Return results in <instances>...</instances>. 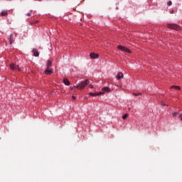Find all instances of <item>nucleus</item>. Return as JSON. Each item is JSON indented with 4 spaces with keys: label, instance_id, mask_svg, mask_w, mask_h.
I'll return each mask as SVG.
<instances>
[{
    "label": "nucleus",
    "instance_id": "obj_18",
    "mask_svg": "<svg viewBox=\"0 0 182 182\" xmlns=\"http://www.w3.org/2000/svg\"><path fill=\"white\" fill-rule=\"evenodd\" d=\"M173 4V2L171 1H169L167 4L168 6H171V5Z\"/></svg>",
    "mask_w": 182,
    "mask_h": 182
},
{
    "label": "nucleus",
    "instance_id": "obj_25",
    "mask_svg": "<svg viewBox=\"0 0 182 182\" xmlns=\"http://www.w3.org/2000/svg\"><path fill=\"white\" fill-rule=\"evenodd\" d=\"M72 98L73 99V100H76V97L75 95H73Z\"/></svg>",
    "mask_w": 182,
    "mask_h": 182
},
{
    "label": "nucleus",
    "instance_id": "obj_12",
    "mask_svg": "<svg viewBox=\"0 0 182 182\" xmlns=\"http://www.w3.org/2000/svg\"><path fill=\"white\" fill-rule=\"evenodd\" d=\"M46 66L48 68H50V66H52V60H48Z\"/></svg>",
    "mask_w": 182,
    "mask_h": 182
},
{
    "label": "nucleus",
    "instance_id": "obj_3",
    "mask_svg": "<svg viewBox=\"0 0 182 182\" xmlns=\"http://www.w3.org/2000/svg\"><path fill=\"white\" fill-rule=\"evenodd\" d=\"M168 28H170L171 29H174L175 31H178L180 29V26L177 24H168Z\"/></svg>",
    "mask_w": 182,
    "mask_h": 182
},
{
    "label": "nucleus",
    "instance_id": "obj_11",
    "mask_svg": "<svg viewBox=\"0 0 182 182\" xmlns=\"http://www.w3.org/2000/svg\"><path fill=\"white\" fill-rule=\"evenodd\" d=\"M118 49H120V50H122L123 52H124L126 50V47L123 46H118Z\"/></svg>",
    "mask_w": 182,
    "mask_h": 182
},
{
    "label": "nucleus",
    "instance_id": "obj_9",
    "mask_svg": "<svg viewBox=\"0 0 182 182\" xmlns=\"http://www.w3.org/2000/svg\"><path fill=\"white\" fill-rule=\"evenodd\" d=\"M32 52L33 53V56H35V58H38L39 56V52H38L36 49H33Z\"/></svg>",
    "mask_w": 182,
    "mask_h": 182
},
{
    "label": "nucleus",
    "instance_id": "obj_29",
    "mask_svg": "<svg viewBox=\"0 0 182 182\" xmlns=\"http://www.w3.org/2000/svg\"><path fill=\"white\" fill-rule=\"evenodd\" d=\"M85 100H87V97H85Z\"/></svg>",
    "mask_w": 182,
    "mask_h": 182
},
{
    "label": "nucleus",
    "instance_id": "obj_22",
    "mask_svg": "<svg viewBox=\"0 0 182 182\" xmlns=\"http://www.w3.org/2000/svg\"><path fill=\"white\" fill-rule=\"evenodd\" d=\"M161 104H162L163 106H166V102L164 101H162Z\"/></svg>",
    "mask_w": 182,
    "mask_h": 182
},
{
    "label": "nucleus",
    "instance_id": "obj_5",
    "mask_svg": "<svg viewBox=\"0 0 182 182\" xmlns=\"http://www.w3.org/2000/svg\"><path fill=\"white\" fill-rule=\"evenodd\" d=\"M90 56L91 59H97V58H99V54H96L95 53H91L90 54Z\"/></svg>",
    "mask_w": 182,
    "mask_h": 182
},
{
    "label": "nucleus",
    "instance_id": "obj_7",
    "mask_svg": "<svg viewBox=\"0 0 182 182\" xmlns=\"http://www.w3.org/2000/svg\"><path fill=\"white\" fill-rule=\"evenodd\" d=\"M116 78L117 79V80H120V79H123V73L119 72Z\"/></svg>",
    "mask_w": 182,
    "mask_h": 182
},
{
    "label": "nucleus",
    "instance_id": "obj_4",
    "mask_svg": "<svg viewBox=\"0 0 182 182\" xmlns=\"http://www.w3.org/2000/svg\"><path fill=\"white\" fill-rule=\"evenodd\" d=\"M52 73H53V69L50 68H46L45 70V74L46 75H52Z\"/></svg>",
    "mask_w": 182,
    "mask_h": 182
},
{
    "label": "nucleus",
    "instance_id": "obj_13",
    "mask_svg": "<svg viewBox=\"0 0 182 182\" xmlns=\"http://www.w3.org/2000/svg\"><path fill=\"white\" fill-rule=\"evenodd\" d=\"M102 92H110V88L109 87H105L102 88Z\"/></svg>",
    "mask_w": 182,
    "mask_h": 182
},
{
    "label": "nucleus",
    "instance_id": "obj_28",
    "mask_svg": "<svg viewBox=\"0 0 182 182\" xmlns=\"http://www.w3.org/2000/svg\"><path fill=\"white\" fill-rule=\"evenodd\" d=\"M181 122H182V116H181Z\"/></svg>",
    "mask_w": 182,
    "mask_h": 182
},
{
    "label": "nucleus",
    "instance_id": "obj_6",
    "mask_svg": "<svg viewBox=\"0 0 182 182\" xmlns=\"http://www.w3.org/2000/svg\"><path fill=\"white\" fill-rule=\"evenodd\" d=\"M8 16V10H2L1 12H0V16Z\"/></svg>",
    "mask_w": 182,
    "mask_h": 182
},
{
    "label": "nucleus",
    "instance_id": "obj_8",
    "mask_svg": "<svg viewBox=\"0 0 182 182\" xmlns=\"http://www.w3.org/2000/svg\"><path fill=\"white\" fill-rule=\"evenodd\" d=\"M63 82L65 86H69L70 85V82L66 78L63 79Z\"/></svg>",
    "mask_w": 182,
    "mask_h": 182
},
{
    "label": "nucleus",
    "instance_id": "obj_27",
    "mask_svg": "<svg viewBox=\"0 0 182 182\" xmlns=\"http://www.w3.org/2000/svg\"><path fill=\"white\" fill-rule=\"evenodd\" d=\"M74 89H75L74 87H70L71 90H73Z\"/></svg>",
    "mask_w": 182,
    "mask_h": 182
},
{
    "label": "nucleus",
    "instance_id": "obj_2",
    "mask_svg": "<svg viewBox=\"0 0 182 182\" xmlns=\"http://www.w3.org/2000/svg\"><path fill=\"white\" fill-rule=\"evenodd\" d=\"M10 68H11V70H14V71L21 70V68H19V66H18L15 63H11L10 64Z\"/></svg>",
    "mask_w": 182,
    "mask_h": 182
},
{
    "label": "nucleus",
    "instance_id": "obj_19",
    "mask_svg": "<svg viewBox=\"0 0 182 182\" xmlns=\"http://www.w3.org/2000/svg\"><path fill=\"white\" fill-rule=\"evenodd\" d=\"M104 92H97V96H100V95H103Z\"/></svg>",
    "mask_w": 182,
    "mask_h": 182
},
{
    "label": "nucleus",
    "instance_id": "obj_20",
    "mask_svg": "<svg viewBox=\"0 0 182 182\" xmlns=\"http://www.w3.org/2000/svg\"><path fill=\"white\" fill-rule=\"evenodd\" d=\"M173 116H177V114H178V112H173Z\"/></svg>",
    "mask_w": 182,
    "mask_h": 182
},
{
    "label": "nucleus",
    "instance_id": "obj_21",
    "mask_svg": "<svg viewBox=\"0 0 182 182\" xmlns=\"http://www.w3.org/2000/svg\"><path fill=\"white\" fill-rule=\"evenodd\" d=\"M139 95H141V93H134V96H139Z\"/></svg>",
    "mask_w": 182,
    "mask_h": 182
},
{
    "label": "nucleus",
    "instance_id": "obj_23",
    "mask_svg": "<svg viewBox=\"0 0 182 182\" xmlns=\"http://www.w3.org/2000/svg\"><path fill=\"white\" fill-rule=\"evenodd\" d=\"M89 87H90V89H93V85H92V84H90V85H89Z\"/></svg>",
    "mask_w": 182,
    "mask_h": 182
},
{
    "label": "nucleus",
    "instance_id": "obj_17",
    "mask_svg": "<svg viewBox=\"0 0 182 182\" xmlns=\"http://www.w3.org/2000/svg\"><path fill=\"white\" fill-rule=\"evenodd\" d=\"M127 53H132V50H130L129 48H126L125 51Z\"/></svg>",
    "mask_w": 182,
    "mask_h": 182
},
{
    "label": "nucleus",
    "instance_id": "obj_1",
    "mask_svg": "<svg viewBox=\"0 0 182 182\" xmlns=\"http://www.w3.org/2000/svg\"><path fill=\"white\" fill-rule=\"evenodd\" d=\"M89 85V80H85V81H82L80 82L77 85H74V89H79V90H81L82 89H85L86 86Z\"/></svg>",
    "mask_w": 182,
    "mask_h": 182
},
{
    "label": "nucleus",
    "instance_id": "obj_10",
    "mask_svg": "<svg viewBox=\"0 0 182 182\" xmlns=\"http://www.w3.org/2000/svg\"><path fill=\"white\" fill-rule=\"evenodd\" d=\"M14 43V35L11 34L10 35V41H9V45H12Z\"/></svg>",
    "mask_w": 182,
    "mask_h": 182
},
{
    "label": "nucleus",
    "instance_id": "obj_16",
    "mask_svg": "<svg viewBox=\"0 0 182 182\" xmlns=\"http://www.w3.org/2000/svg\"><path fill=\"white\" fill-rule=\"evenodd\" d=\"M89 95L90 96H97V92H90Z\"/></svg>",
    "mask_w": 182,
    "mask_h": 182
},
{
    "label": "nucleus",
    "instance_id": "obj_15",
    "mask_svg": "<svg viewBox=\"0 0 182 182\" xmlns=\"http://www.w3.org/2000/svg\"><path fill=\"white\" fill-rule=\"evenodd\" d=\"M128 117H129V114H125L122 117V119H123V120H125V119H127Z\"/></svg>",
    "mask_w": 182,
    "mask_h": 182
},
{
    "label": "nucleus",
    "instance_id": "obj_26",
    "mask_svg": "<svg viewBox=\"0 0 182 182\" xmlns=\"http://www.w3.org/2000/svg\"><path fill=\"white\" fill-rule=\"evenodd\" d=\"M170 14H174V10H171Z\"/></svg>",
    "mask_w": 182,
    "mask_h": 182
},
{
    "label": "nucleus",
    "instance_id": "obj_24",
    "mask_svg": "<svg viewBox=\"0 0 182 182\" xmlns=\"http://www.w3.org/2000/svg\"><path fill=\"white\" fill-rule=\"evenodd\" d=\"M26 15H27V16H31L32 14L31 13H27Z\"/></svg>",
    "mask_w": 182,
    "mask_h": 182
},
{
    "label": "nucleus",
    "instance_id": "obj_14",
    "mask_svg": "<svg viewBox=\"0 0 182 182\" xmlns=\"http://www.w3.org/2000/svg\"><path fill=\"white\" fill-rule=\"evenodd\" d=\"M171 89H176V90H180L181 87H180V86L173 85L171 87Z\"/></svg>",
    "mask_w": 182,
    "mask_h": 182
}]
</instances>
